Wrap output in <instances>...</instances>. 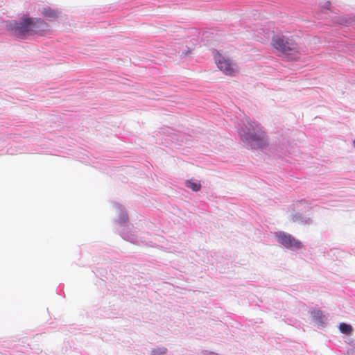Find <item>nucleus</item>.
Here are the masks:
<instances>
[{"label": "nucleus", "mask_w": 355, "mask_h": 355, "mask_svg": "<svg viewBox=\"0 0 355 355\" xmlns=\"http://www.w3.org/2000/svg\"><path fill=\"white\" fill-rule=\"evenodd\" d=\"M354 146H355V140L354 141Z\"/></svg>", "instance_id": "9b49d317"}, {"label": "nucleus", "mask_w": 355, "mask_h": 355, "mask_svg": "<svg viewBox=\"0 0 355 355\" xmlns=\"http://www.w3.org/2000/svg\"><path fill=\"white\" fill-rule=\"evenodd\" d=\"M248 130L241 129L239 134L241 137L251 144L252 148H261L266 144V134L260 125L254 122L248 123Z\"/></svg>", "instance_id": "f03ea898"}, {"label": "nucleus", "mask_w": 355, "mask_h": 355, "mask_svg": "<svg viewBox=\"0 0 355 355\" xmlns=\"http://www.w3.org/2000/svg\"><path fill=\"white\" fill-rule=\"evenodd\" d=\"M214 59L218 69L226 75L234 76L236 73L237 71L236 66L228 58L216 52L214 55Z\"/></svg>", "instance_id": "20e7f679"}, {"label": "nucleus", "mask_w": 355, "mask_h": 355, "mask_svg": "<svg viewBox=\"0 0 355 355\" xmlns=\"http://www.w3.org/2000/svg\"><path fill=\"white\" fill-rule=\"evenodd\" d=\"M48 24L41 19L24 17L19 22L12 21L9 28L17 37L23 38L35 33L39 34L48 28Z\"/></svg>", "instance_id": "f257e3e1"}, {"label": "nucleus", "mask_w": 355, "mask_h": 355, "mask_svg": "<svg viewBox=\"0 0 355 355\" xmlns=\"http://www.w3.org/2000/svg\"><path fill=\"white\" fill-rule=\"evenodd\" d=\"M272 46L284 54H291L295 59L299 55V48L295 42L284 35H275L272 40Z\"/></svg>", "instance_id": "7ed1b4c3"}, {"label": "nucleus", "mask_w": 355, "mask_h": 355, "mask_svg": "<svg viewBox=\"0 0 355 355\" xmlns=\"http://www.w3.org/2000/svg\"><path fill=\"white\" fill-rule=\"evenodd\" d=\"M279 242L282 244L286 248L292 250H298L302 247V243L295 239L291 234H286L284 232H279L277 234Z\"/></svg>", "instance_id": "39448f33"}, {"label": "nucleus", "mask_w": 355, "mask_h": 355, "mask_svg": "<svg viewBox=\"0 0 355 355\" xmlns=\"http://www.w3.org/2000/svg\"><path fill=\"white\" fill-rule=\"evenodd\" d=\"M330 5H331L330 2H329V1L326 2L325 3V8H329Z\"/></svg>", "instance_id": "9d476101"}, {"label": "nucleus", "mask_w": 355, "mask_h": 355, "mask_svg": "<svg viewBox=\"0 0 355 355\" xmlns=\"http://www.w3.org/2000/svg\"><path fill=\"white\" fill-rule=\"evenodd\" d=\"M42 15L50 19H55L58 17V12L51 8H44L42 10Z\"/></svg>", "instance_id": "423d86ee"}, {"label": "nucleus", "mask_w": 355, "mask_h": 355, "mask_svg": "<svg viewBox=\"0 0 355 355\" xmlns=\"http://www.w3.org/2000/svg\"><path fill=\"white\" fill-rule=\"evenodd\" d=\"M339 329L342 333L345 334H349L352 331V327L349 324L345 323H341L340 324Z\"/></svg>", "instance_id": "6e6552de"}, {"label": "nucleus", "mask_w": 355, "mask_h": 355, "mask_svg": "<svg viewBox=\"0 0 355 355\" xmlns=\"http://www.w3.org/2000/svg\"><path fill=\"white\" fill-rule=\"evenodd\" d=\"M166 352V349L163 347L162 349H154L153 351V353L154 355H157V354H164Z\"/></svg>", "instance_id": "1a4fd4ad"}, {"label": "nucleus", "mask_w": 355, "mask_h": 355, "mask_svg": "<svg viewBox=\"0 0 355 355\" xmlns=\"http://www.w3.org/2000/svg\"><path fill=\"white\" fill-rule=\"evenodd\" d=\"M186 186L194 191H198L201 189V184L200 182H193L191 180L187 181Z\"/></svg>", "instance_id": "0eeeda50"}]
</instances>
